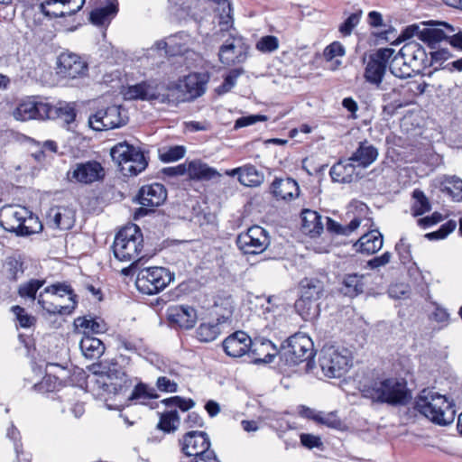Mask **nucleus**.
<instances>
[{"label":"nucleus","mask_w":462,"mask_h":462,"mask_svg":"<svg viewBox=\"0 0 462 462\" xmlns=\"http://www.w3.org/2000/svg\"><path fill=\"white\" fill-rule=\"evenodd\" d=\"M196 296L199 305L208 311L211 318L216 320L201 323L196 330L197 338L201 342L214 341L223 331L226 324L231 323L230 318L234 306L230 297H215L205 295L204 291H199Z\"/></svg>","instance_id":"nucleus-1"},{"label":"nucleus","mask_w":462,"mask_h":462,"mask_svg":"<svg viewBox=\"0 0 462 462\" xmlns=\"http://www.w3.org/2000/svg\"><path fill=\"white\" fill-rule=\"evenodd\" d=\"M395 51L392 48H381L371 54L365 63L364 79L365 82L375 87L376 89L384 91L383 100L387 101L391 94H399V87L396 80L392 81L387 75V68H390V60Z\"/></svg>","instance_id":"nucleus-2"},{"label":"nucleus","mask_w":462,"mask_h":462,"mask_svg":"<svg viewBox=\"0 0 462 462\" xmlns=\"http://www.w3.org/2000/svg\"><path fill=\"white\" fill-rule=\"evenodd\" d=\"M415 410L435 424H451L456 416L454 404L433 389H423L415 401Z\"/></svg>","instance_id":"nucleus-3"},{"label":"nucleus","mask_w":462,"mask_h":462,"mask_svg":"<svg viewBox=\"0 0 462 462\" xmlns=\"http://www.w3.org/2000/svg\"><path fill=\"white\" fill-rule=\"evenodd\" d=\"M431 65L424 48L414 41L406 42L391 60V74L399 79H406L411 73H420Z\"/></svg>","instance_id":"nucleus-4"},{"label":"nucleus","mask_w":462,"mask_h":462,"mask_svg":"<svg viewBox=\"0 0 462 462\" xmlns=\"http://www.w3.org/2000/svg\"><path fill=\"white\" fill-rule=\"evenodd\" d=\"M362 394L373 402L391 405H404L411 399L406 382L394 377L378 379L365 384Z\"/></svg>","instance_id":"nucleus-5"},{"label":"nucleus","mask_w":462,"mask_h":462,"mask_svg":"<svg viewBox=\"0 0 462 462\" xmlns=\"http://www.w3.org/2000/svg\"><path fill=\"white\" fill-rule=\"evenodd\" d=\"M143 239L138 226L132 224L122 228L116 236L113 244V252L116 259L121 262L137 263L143 256Z\"/></svg>","instance_id":"nucleus-6"},{"label":"nucleus","mask_w":462,"mask_h":462,"mask_svg":"<svg viewBox=\"0 0 462 462\" xmlns=\"http://www.w3.org/2000/svg\"><path fill=\"white\" fill-rule=\"evenodd\" d=\"M319 365L326 376L341 377L352 365V353L342 346H325L321 349Z\"/></svg>","instance_id":"nucleus-7"},{"label":"nucleus","mask_w":462,"mask_h":462,"mask_svg":"<svg viewBox=\"0 0 462 462\" xmlns=\"http://www.w3.org/2000/svg\"><path fill=\"white\" fill-rule=\"evenodd\" d=\"M110 155L124 175H137L147 166V161L141 150L126 142L116 144L111 149Z\"/></svg>","instance_id":"nucleus-8"},{"label":"nucleus","mask_w":462,"mask_h":462,"mask_svg":"<svg viewBox=\"0 0 462 462\" xmlns=\"http://www.w3.org/2000/svg\"><path fill=\"white\" fill-rule=\"evenodd\" d=\"M313 355V342L304 333H296L290 337L281 351V358L289 365H299L310 359Z\"/></svg>","instance_id":"nucleus-9"},{"label":"nucleus","mask_w":462,"mask_h":462,"mask_svg":"<svg viewBox=\"0 0 462 462\" xmlns=\"http://www.w3.org/2000/svg\"><path fill=\"white\" fill-rule=\"evenodd\" d=\"M92 371L96 374L106 377L109 382L104 381L105 391L115 394L125 392L132 384V382L124 369L113 361H104L92 365Z\"/></svg>","instance_id":"nucleus-10"},{"label":"nucleus","mask_w":462,"mask_h":462,"mask_svg":"<svg viewBox=\"0 0 462 462\" xmlns=\"http://www.w3.org/2000/svg\"><path fill=\"white\" fill-rule=\"evenodd\" d=\"M74 291H44L38 296V304L50 314H70L77 305Z\"/></svg>","instance_id":"nucleus-11"},{"label":"nucleus","mask_w":462,"mask_h":462,"mask_svg":"<svg viewBox=\"0 0 462 462\" xmlns=\"http://www.w3.org/2000/svg\"><path fill=\"white\" fill-rule=\"evenodd\" d=\"M169 91L171 88L157 80L151 79L129 86L125 96L128 99L156 100L162 104H169L171 102Z\"/></svg>","instance_id":"nucleus-12"},{"label":"nucleus","mask_w":462,"mask_h":462,"mask_svg":"<svg viewBox=\"0 0 462 462\" xmlns=\"http://www.w3.org/2000/svg\"><path fill=\"white\" fill-rule=\"evenodd\" d=\"M127 119L125 109L121 106H111L90 116L88 125L95 131H104L119 128L126 124Z\"/></svg>","instance_id":"nucleus-13"},{"label":"nucleus","mask_w":462,"mask_h":462,"mask_svg":"<svg viewBox=\"0 0 462 462\" xmlns=\"http://www.w3.org/2000/svg\"><path fill=\"white\" fill-rule=\"evenodd\" d=\"M236 245L245 254L263 253L270 245L268 232L260 226H253L236 238Z\"/></svg>","instance_id":"nucleus-14"},{"label":"nucleus","mask_w":462,"mask_h":462,"mask_svg":"<svg viewBox=\"0 0 462 462\" xmlns=\"http://www.w3.org/2000/svg\"><path fill=\"white\" fill-rule=\"evenodd\" d=\"M249 46L243 37L230 33V37L219 49V60L226 66L243 63L247 58Z\"/></svg>","instance_id":"nucleus-15"},{"label":"nucleus","mask_w":462,"mask_h":462,"mask_svg":"<svg viewBox=\"0 0 462 462\" xmlns=\"http://www.w3.org/2000/svg\"><path fill=\"white\" fill-rule=\"evenodd\" d=\"M105 177V169L97 161H88L75 163L68 171V178L70 181L82 184H91Z\"/></svg>","instance_id":"nucleus-16"},{"label":"nucleus","mask_w":462,"mask_h":462,"mask_svg":"<svg viewBox=\"0 0 462 462\" xmlns=\"http://www.w3.org/2000/svg\"><path fill=\"white\" fill-rule=\"evenodd\" d=\"M58 73L63 78L77 79L87 75L88 66L79 55L62 52L58 57Z\"/></svg>","instance_id":"nucleus-17"},{"label":"nucleus","mask_w":462,"mask_h":462,"mask_svg":"<svg viewBox=\"0 0 462 462\" xmlns=\"http://www.w3.org/2000/svg\"><path fill=\"white\" fill-rule=\"evenodd\" d=\"M181 451L188 457L195 458L206 454L210 449L208 435L204 431H189L180 440Z\"/></svg>","instance_id":"nucleus-18"},{"label":"nucleus","mask_w":462,"mask_h":462,"mask_svg":"<svg viewBox=\"0 0 462 462\" xmlns=\"http://www.w3.org/2000/svg\"><path fill=\"white\" fill-rule=\"evenodd\" d=\"M49 104L36 98L23 100L14 109L13 115L16 120L47 119Z\"/></svg>","instance_id":"nucleus-19"},{"label":"nucleus","mask_w":462,"mask_h":462,"mask_svg":"<svg viewBox=\"0 0 462 462\" xmlns=\"http://www.w3.org/2000/svg\"><path fill=\"white\" fill-rule=\"evenodd\" d=\"M85 0H47L40 5L41 12L49 17H63L79 11Z\"/></svg>","instance_id":"nucleus-20"},{"label":"nucleus","mask_w":462,"mask_h":462,"mask_svg":"<svg viewBox=\"0 0 462 462\" xmlns=\"http://www.w3.org/2000/svg\"><path fill=\"white\" fill-rule=\"evenodd\" d=\"M174 279V273L164 267H150L142 270L137 278L136 286L140 289L139 283L143 281L149 282L153 289H165Z\"/></svg>","instance_id":"nucleus-21"},{"label":"nucleus","mask_w":462,"mask_h":462,"mask_svg":"<svg viewBox=\"0 0 462 462\" xmlns=\"http://www.w3.org/2000/svg\"><path fill=\"white\" fill-rule=\"evenodd\" d=\"M251 345V337L241 330L232 333L222 343L225 353L231 357H240L248 354Z\"/></svg>","instance_id":"nucleus-22"},{"label":"nucleus","mask_w":462,"mask_h":462,"mask_svg":"<svg viewBox=\"0 0 462 462\" xmlns=\"http://www.w3.org/2000/svg\"><path fill=\"white\" fill-rule=\"evenodd\" d=\"M25 216H27V208L24 207H5L0 211V225L6 231L20 236L23 218Z\"/></svg>","instance_id":"nucleus-23"},{"label":"nucleus","mask_w":462,"mask_h":462,"mask_svg":"<svg viewBox=\"0 0 462 462\" xmlns=\"http://www.w3.org/2000/svg\"><path fill=\"white\" fill-rule=\"evenodd\" d=\"M319 291H303L300 299L295 302V310L304 320L315 319L319 314Z\"/></svg>","instance_id":"nucleus-24"},{"label":"nucleus","mask_w":462,"mask_h":462,"mask_svg":"<svg viewBox=\"0 0 462 462\" xmlns=\"http://www.w3.org/2000/svg\"><path fill=\"white\" fill-rule=\"evenodd\" d=\"M167 314L171 323L183 329L192 328L198 319L195 309L186 305L171 307Z\"/></svg>","instance_id":"nucleus-25"},{"label":"nucleus","mask_w":462,"mask_h":462,"mask_svg":"<svg viewBox=\"0 0 462 462\" xmlns=\"http://www.w3.org/2000/svg\"><path fill=\"white\" fill-rule=\"evenodd\" d=\"M208 76L203 73H192L184 77L180 88L185 90L182 101L195 99L202 96L206 91Z\"/></svg>","instance_id":"nucleus-26"},{"label":"nucleus","mask_w":462,"mask_h":462,"mask_svg":"<svg viewBox=\"0 0 462 462\" xmlns=\"http://www.w3.org/2000/svg\"><path fill=\"white\" fill-rule=\"evenodd\" d=\"M167 198L165 187L161 183L143 186L139 191V202L143 207H159Z\"/></svg>","instance_id":"nucleus-27"},{"label":"nucleus","mask_w":462,"mask_h":462,"mask_svg":"<svg viewBox=\"0 0 462 462\" xmlns=\"http://www.w3.org/2000/svg\"><path fill=\"white\" fill-rule=\"evenodd\" d=\"M47 219L52 227L68 230L74 226L75 211L68 207L51 208L47 215Z\"/></svg>","instance_id":"nucleus-28"},{"label":"nucleus","mask_w":462,"mask_h":462,"mask_svg":"<svg viewBox=\"0 0 462 462\" xmlns=\"http://www.w3.org/2000/svg\"><path fill=\"white\" fill-rule=\"evenodd\" d=\"M378 155V149L369 141L365 140L359 143L356 151L348 158V161H351L358 167L367 168L376 161Z\"/></svg>","instance_id":"nucleus-29"},{"label":"nucleus","mask_w":462,"mask_h":462,"mask_svg":"<svg viewBox=\"0 0 462 462\" xmlns=\"http://www.w3.org/2000/svg\"><path fill=\"white\" fill-rule=\"evenodd\" d=\"M248 354L254 364H268L273 362L276 355V347L268 339L252 341Z\"/></svg>","instance_id":"nucleus-30"},{"label":"nucleus","mask_w":462,"mask_h":462,"mask_svg":"<svg viewBox=\"0 0 462 462\" xmlns=\"http://www.w3.org/2000/svg\"><path fill=\"white\" fill-rule=\"evenodd\" d=\"M260 291H249L247 293V301L250 304V308L254 311L262 310L263 314L273 311L278 306L280 299L276 296L266 295Z\"/></svg>","instance_id":"nucleus-31"},{"label":"nucleus","mask_w":462,"mask_h":462,"mask_svg":"<svg viewBox=\"0 0 462 462\" xmlns=\"http://www.w3.org/2000/svg\"><path fill=\"white\" fill-rule=\"evenodd\" d=\"M271 192L277 199H291L299 195V186L291 178L275 179L271 185Z\"/></svg>","instance_id":"nucleus-32"},{"label":"nucleus","mask_w":462,"mask_h":462,"mask_svg":"<svg viewBox=\"0 0 462 462\" xmlns=\"http://www.w3.org/2000/svg\"><path fill=\"white\" fill-rule=\"evenodd\" d=\"M435 186L454 200H462V180L455 175H443L435 180Z\"/></svg>","instance_id":"nucleus-33"},{"label":"nucleus","mask_w":462,"mask_h":462,"mask_svg":"<svg viewBox=\"0 0 462 462\" xmlns=\"http://www.w3.org/2000/svg\"><path fill=\"white\" fill-rule=\"evenodd\" d=\"M188 175L190 180L206 181L219 178L220 173L207 163L195 160L188 164Z\"/></svg>","instance_id":"nucleus-34"},{"label":"nucleus","mask_w":462,"mask_h":462,"mask_svg":"<svg viewBox=\"0 0 462 462\" xmlns=\"http://www.w3.org/2000/svg\"><path fill=\"white\" fill-rule=\"evenodd\" d=\"M301 230L311 237L318 236L323 231L321 216L314 210L304 209L301 212Z\"/></svg>","instance_id":"nucleus-35"},{"label":"nucleus","mask_w":462,"mask_h":462,"mask_svg":"<svg viewBox=\"0 0 462 462\" xmlns=\"http://www.w3.org/2000/svg\"><path fill=\"white\" fill-rule=\"evenodd\" d=\"M76 118V109L74 103L60 101L56 106L49 104L47 119H60L64 124L69 125Z\"/></svg>","instance_id":"nucleus-36"},{"label":"nucleus","mask_w":462,"mask_h":462,"mask_svg":"<svg viewBox=\"0 0 462 462\" xmlns=\"http://www.w3.org/2000/svg\"><path fill=\"white\" fill-rule=\"evenodd\" d=\"M455 32V29L446 23H439L437 27L425 28L420 32V39L430 45L438 43L449 37V33Z\"/></svg>","instance_id":"nucleus-37"},{"label":"nucleus","mask_w":462,"mask_h":462,"mask_svg":"<svg viewBox=\"0 0 462 462\" xmlns=\"http://www.w3.org/2000/svg\"><path fill=\"white\" fill-rule=\"evenodd\" d=\"M355 246L358 247L357 251L373 254L383 247V236L377 230L370 231L363 235Z\"/></svg>","instance_id":"nucleus-38"},{"label":"nucleus","mask_w":462,"mask_h":462,"mask_svg":"<svg viewBox=\"0 0 462 462\" xmlns=\"http://www.w3.org/2000/svg\"><path fill=\"white\" fill-rule=\"evenodd\" d=\"M117 12V0H107L106 6L97 8L90 13V20L97 26L107 25L116 15Z\"/></svg>","instance_id":"nucleus-39"},{"label":"nucleus","mask_w":462,"mask_h":462,"mask_svg":"<svg viewBox=\"0 0 462 462\" xmlns=\"http://www.w3.org/2000/svg\"><path fill=\"white\" fill-rule=\"evenodd\" d=\"M355 171L356 164L347 159L334 164L329 171V174L336 182L349 183L353 180Z\"/></svg>","instance_id":"nucleus-40"},{"label":"nucleus","mask_w":462,"mask_h":462,"mask_svg":"<svg viewBox=\"0 0 462 462\" xmlns=\"http://www.w3.org/2000/svg\"><path fill=\"white\" fill-rule=\"evenodd\" d=\"M79 347L84 356L89 359L100 357L105 351L103 342L100 339L87 334V331H84V336L80 340Z\"/></svg>","instance_id":"nucleus-41"},{"label":"nucleus","mask_w":462,"mask_h":462,"mask_svg":"<svg viewBox=\"0 0 462 462\" xmlns=\"http://www.w3.org/2000/svg\"><path fill=\"white\" fill-rule=\"evenodd\" d=\"M70 392H74L72 389ZM61 406L60 411L65 413L69 411L76 419H79L85 413L84 403L76 399L74 393H66L59 396Z\"/></svg>","instance_id":"nucleus-42"},{"label":"nucleus","mask_w":462,"mask_h":462,"mask_svg":"<svg viewBox=\"0 0 462 462\" xmlns=\"http://www.w3.org/2000/svg\"><path fill=\"white\" fill-rule=\"evenodd\" d=\"M327 220V230L332 234L340 235V236H350L354 231H356L360 224L361 219L358 217H355L350 221L348 225L343 226L337 221L333 220L330 217H326Z\"/></svg>","instance_id":"nucleus-43"},{"label":"nucleus","mask_w":462,"mask_h":462,"mask_svg":"<svg viewBox=\"0 0 462 462\" xmlns=\"http://www.w3.org/2000/svg\"><path fill=\"white\" fill-rule=\"evenodd\" d=\"M239 182L247 187H255L263 181V175L252 164L242 166V173L238 178Z\"/></svg>","instance_id":"nucleus-44"},{"label":"nucleus","mask_w":462,"mask_h":462,"mask_svg":"<svg viewBox=\"0 0 462 462\" xmlns=\"http://www.w3.org/2000/svg\"><path fill=\"white\" fill-rule=\"evenodd\" d=\"M180 425V417L176 410H171L160 413V420L157 424V429L165 432H175Z\"/></svg>","instance_id":"nucleus-45"},{"label":"nucleus","mask_w":462,"mask_h":462,"mask_svg":"<svg viewBox=\"0 0 462 462\" xmlns=\"http://www.w3.org/2000/svg\"><path fill=\"white\" fill-rule=\"evenodd\" d=\"M23 263L20 258L9 256L3 266L4 276L10 281H17L23 273Z\"/></svg>","instance_id":"nucleus-46"},{"label":"nucleus","mask_w":462,"mask_h":462,"mask_svg":"<svg viewBox=\"0 0 462 462\" xmlns=\"http://www.w3.org/2000/svg\"><path fill=\"white\" fill-rule=\"evenodd\" d=\"M74 323L77 328L87 329V334L88 332L95 334L104 333L107 330L106 323L98 318L88 319L87 317H79L75 319Z\"/></svg>","instance_id":"nucleus-47"},{"label":"nucleus","mask_w":462,"mask_h":462,"mask_svg":"<svg viewBox=\"0 0 462 462\" xmlns=\"http://www.w3.org/2000/svg\"><path fill=\"white\" fill-rule=\"evenodd\" d=\"M21 228L20 236H26L42 231V225L38 217L27 209V216L23 218Z\"/></svg>","instance_id":"nucleus-48"},{"label":"nucleus","mask_w":462,"mask_h":462,"mask_svg":"<svg viewBox=\"0 0 462 462\" xmlns=\"http://www.w3.org/2000/svg\"><path fill=\"white\" fill-rule=\"evenodd\" d=\"M218 5L221 7V12L219 14L220 30L228 31L233 26V10L231 4L226 0H223V2L218 3Z\"/></svg>","instance_id":"nucleus-49"},{"label":"nucleus","mask_w":462,"mask_h":462,"mask_svg":"<svg viewBox=\"0 0 462 462\" xmlns=\"http://www.w3.org/2000/svg\"><path fill=\"white\" fill-rule=\"evenodd\" d=\"M280 42L276 36L265 35L261 37L256 44L255 48L262 53H272L279 49Z\"/></svg>","instance_id":"nucleus-50"},{"label":"nucleus","mask_w":462,"mask_h":462,"mask_svg":"<svg viewBox=\"0 0 462 462\" xmlns=\"http://www.w3.org/2000/svg\"><path fill=\"white\" fill-rule=\"evenodd\" d=\"M412 197L415 199L413 204V211L415 216L423 215L430 210V204L423 191L415 189L412 193Z\"/></svg>","instance_id":"nucleus-51"},{"label":"nucleus","mask_w":462,"mask_h":462,"mask_svg":"<svg viewBox=\"0 0 462 462\" xmlns=\"http://www.w3.org/2000/svg\"><path fill=\"white\" fill-rule=\"evenodd\" d=\"M457 227V222L449 220L443 224L439 230L435 232L427 233L425 237L429 240H438L446 238L450 233H452Z\"/></svg>","instance_id":"nucleus-52"},{"label":"nucleus","mask_w":462,"mask_h":462,"mask_svg":"<svg viewBox=\"0 0 462 462\" xmlns=\"http://www.w3.org/2000/svg\"><path fill=\"white\" fill-rule=\"evenodd\" d=\"M185 152L186 150L183 146L177 145L171 147L167 151L162 152L160 154V158L164 162H171L183 158Z\"/></svg>","instance_id":"nucleus-53"},{"label":"nucleus","mask_w":462,"mask_h":462,"mask_svg":"<svg viewBox=\"0 0 462 462\" xmlns=\"http://www.w3.org/2000/svg\"><path fill=\"white\" fill-rule=\"evenodd\" d=\"M157 394L153 389H148L143 383L137 384L129 395V400L152 399L156 398Z\"/></svg>","instance_id":"nucleus-54"},{"label":"nucleus","mask_w":462,"mask_h":462,"mask_svg":"<svg viewBox=\"0 0 462 462\" xmlns=\"http://www.w3.org/2000/svg\"><path fill=\"white\" fill-rule=\"evenodd\" d=\"M12 311L15 315L16 319L22 328H30L33 325L34 318L26 313L23 308L20 306H13Z\"/></svg>","instance_id":"nucleus-55"},{"label":"nucleus","mask_w":462,"mask_h":462,"mask_svg":"<svg viewBox=\"0 0 462 462\" xmlns=\"http://www.w3.org/2000/svg\"><path fill=\"white\" fill-rule=\"evenodd\" d=\"M362 12L350 14L347 19L339 26V32L345 36L350 35L353 29L358 24Z\"/></svg>","instance_id":"nucleus-56"},{"label":"nucleus","mask_w":462,"mask_h":462,"mask_svg":"<svg viewBox=\"0 0 462 462\" xmlns=\"http://www.w3.org/2000/svg\"><path fill=\"white\" fill-rule=\"evenodd\" d=\"M395 249L399 254L400 260L403 264L411 262V245L406 242L405 238H401L399 243L396 244Z\"/></svg>","instance_id":"nucleus-57"},{"label":"nucleus","mask_w":462,"mask_h":462,"mask_svg":"<svg viewBox=\"0 0 462 462\" xmlns=\"http://www.w3.org/2000/svg\"><path fill=\"white\" fill-rule=\"evenodd\" d=\"M345 53V48L339 42H333L324 50V57L328 60H333L336 57H342Z\"/></svg>","instance_id":"nucleus-58"},{"label":"nucleus","mask_w":462,"mask_h":462,"mask_svg":"<svg viewBox=\"0 0 462 462\" xmlns=\"http://www.w3.org/2000/svg\"><path fill=\"white\" fill-rule=\"evenodd\" d=\"M300 439L301 445L309 449H312L314 448H321L323 447L321 439L313 434L301 433L300 435Z\"/></svg>","instance_id":"nucleus-59"},{"label":"nucleus","mask_w":462,"mask_h":462,"mask_svg":"<svg viewBox=\"0 0 462 462\" xmlns=\"http://www.w3.org/2000/svg\"><path fill=\"white\" fill-rule=\"evenodd\" d=\"M365 278L366 277L364 274H346L343 280V284L346 287V289H359L365 285L364 280Z\"/></svg>","instance_id":"nucleus-60"},{"label":"nucleus","mask_w":462,"mask_h":462,"mask_svg":"<svg viewBox=\"0 0 462 462\" xmlns=\"http://www.w3.org/2000/svg\"><path fill=\"white\" fill-rule=\"evenodd\" d=\"M245 70L242 68L232 69L225 78L221 88L223 92H228L236 82L237 78L242 75Z\"/></svg>","instance_id":"nucleus-61"},{"label":"nucleus","mask_w":462,"mask_h":462,"mask_svg":"<svg viewBox=\"0 0 462 462\" xmlns=\"http://www.w3.org/2000/svg\"><path fill=\"white\" fill-rule=\"evenodd\" d=\"M299 414L303 418L312 419L313 420L320 422L322 424L330 425L327 418L323 417L321 413H317L314 410L309 407L300 406Z\"/></svg>","instance_id":"nucleus-62"},{"label":"nucleus","mask_w":462,"mask_h":462,"mask_svg":"<svg viewBox=\"0 0 462 462\" xmlns=\"http://www.w3.org/2000/svg\"><path fill=\"white\" fill-rule=\"evenodd\" d=\"M430 319L438 322L440 325V328H444L448 325L449 314L446 309L437 305L430 315Z\"/></svg>","instance_id":"nucleus-63"},{"label":"nucleus","mask_w":462,"mask_h":462,"mask_svg":"<svg viewBox=\"0 0 462 462\" xmlns=\"http://www.w3.org/2000/svg\"><path fill=\"white\" fill-rule=\"evenodd\" d=\"M156 386L160 391L166 393H176L178 390V384L166 376L158 377Z\"/></svg>","instance_id":"nucleus-64"}]
</instances>
